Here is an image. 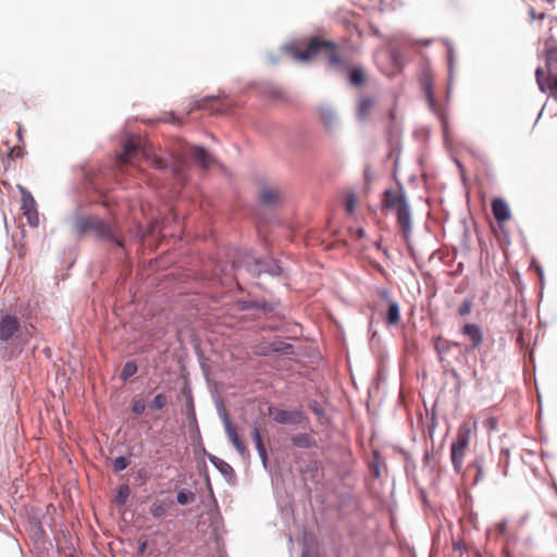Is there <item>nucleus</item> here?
<instances>
[{
	"instance_id": "1",
	"label": "nucleus",
	"mask_w": 557,
	"mask_h": 557,
	"mask_svg": "<svg viewBox=\"0 0 557 557\" xmlns=\"http://www.w3.org/2000/svg\"><path fill=\"white\" fill-rule=\"evenodd\" d=\"M384 206L388 210H392L396 213L397 223L399 225L400 232L405 237H408L411 233V212L410 207L407 201L405 193L399 190H385L384 191Z\"/></svg>"
},
{
	"instance_id": "2",
	"label": "nucleus",
	"mask_w": 557,
	"mask_h": 557,
	"mask_svg": "<svg viewBox=\"0 0 557 557\" xmlns=\"http://www.w3.org/2000/svg\"><path fill=\"white\" fill-rule=\"evenodd\" d=\"M320 53L329 59L330 64H342L337 46L331 40H324L319 37H313L305 49L298 50L295 53V59L298 61H310Z\"/></svg>"
},
{
	"instance_id": "3",
	"label": "nucleus",
	"mask_w": 557,
	"mask_h": 557,
	"mask_svg": "<svg viewBox=\"0 0 557 557\" xmlns=\"http://www.w3.org/2000/svg\"><path fill=\"white\" fill-rule=\"evenodd\" d=\"M73 227L78 235L94 233L100 238L114 243L117 247H124L123 240L114 234L107 222L98 216L78 218L75 220Z\"/></svg>"
},
{
	"instance_id": "4",
	"label": "nucleus",
	"mask_w": 557,
	"mask_h": 557,
	"mask_svg": "<svg viewBox=\"0 0 557 557\" xmlns=\"http://www.w3.org/2000/svg\"><path fill=\"white\" fill-rule=\"evenodd\" d=\"M471 433H472L471 424L470 423L462 424L458 430L456 440L451 444L450 457H451V462H453L454 469L457 472H460V470L462 468L463 458H465L466 450L470 443Z\"/></svg>"
},
{
	"instance_id": "5",
	"label": "nucleus",
	"mask_w": 557,
	"mask_h": 557,
	"mask_svg": "<svg viewBox=\"0 0 557 557\" xmlns=\"http://www.w3.org/2000/svg\"><path fill=\"white\" fill-rule=\"evenodd\" d=\"M20 191L22 194V206L21 210L23 215L27 220V223L32 227H37L39 224L38 211L36 209V202L33 198L32 194L27 191L24 187L18 186Z\"/></svg>"
},
{
	"instance_id": "6",
	"label": "nucleus",
	"mask_w": 557,
	"mask_h": 557,
	"mask_svg": "<svg viewBox=\"0 0 557 557\" xmlns=\"http://www.w3.org/2000/svg\"><path fill=\"white\" fill-rule=\"evenodd\" d=\"M461 334L470 341L472 350L478 349L484 341L483 331L476 323H466L461 329Z\"/></svg>"
},
{
	"instance_id": "7",
	"label": "nucleus",
	"mask_w": 557,
	"mask_h": 557,
	"mask_svg": "<svg viewBox=\"0 0 557 557\" xmlns=\"http://www.w3.org/2000/svg\"><path fill=\"white\" fill-rule=\"evenodd\" d=\"M545 78L557 76V44H546L545 52Z\"/></svg>"
},
{
	"instance_id": "8",
	"label": "nucleus",
	"mask_w": 557,
	"mask_h": 557,
	"mask_svg": "<svg viewBox=\"0 0 557 557\" xmlns=\"http://www.w3.org/2000/svg\"><path fill=\"white\" fill-rule=\"evenodd\" d=\"M537 86L542 92L549 91L550 96L557 100V76L545 78L544 69L537 67L535 71Z\"/></svg>"
},
{
	"instance_id": "9",
	"label": "nucleus",
	"mask_w": 557,
	"mask_h": 557,
	"mask_svg": "<svg viewBox=\"0 0 557 557\" xmlns=\"http://www.w3.org/2000/svg\"><path fill=\"white\" fill-rule=\"evenodd\" d=\"M20 329V321L16 317L4 315L0 320V339L8 342Z\"/></svg>"
},
{
	"instance_id": "10",
	"label": "nucleus",
	"mask_w": 557,
	"mask_h": 557,
	"mask_svg": "<svg viewBox=\"0 0 557 557\" xmlns=\"http://www.w3.org/2000/svg\"><path fill=\"white\" fill-rule=\"evenodd\" d=\"M492 212L495 220L497 221L499 228L503 230L504 223L510 220L511 218V213L507 202L502 198L493 199Z\"/></svg>"
},
{
	"instance_id": "11",
	"label": "nucleus",
	"mask_w": 557,
	"mask_h": 557,
	"mask_svg": "<svg viewBox=\"0 0 557 557\" xmlns=\"http://www.w3.org/2000/svg\"><path fill=\"white\" fill-rule=\"evenodd\" d=\"M139 143L134 139H127L123 145V151L117 158V164L124 166L138 153Z\"/></svg>"
},
{
	"instance_id": "12",
	"label": "nucleus",
	"mask_w": 557,
	"mask_h": 557,
	"mask_svg": "<svg viewBox=\"0 0 557 557\" xmlns=\"http://www.w3.org/2000/svg\"><path fill=\"white\" fill-rule=\"evenodd\" d=\"M225 431L228 436V440L232 442L236 450L242 455L245 456L248 454V449L244 442L240 440L239 435L237 434L236 429L233 426L231 421L227 419L225 420Z\"/></svg>"
},
{
	"instance_id": "13",
	"label": "nucleus",
	"mask_w": 557,
	"mask_h": 557,
	"mask_svg": "<svg viewBox=\"0 0 557 557\" xmlns=\"http://www.w3.org/2000/svg\"><path fill=\"white\" fill-rule=\"evenodd\" d=\"M273 419L277 423L288 424V423H298L301 418V413L299 411H288L276 409L273 413Z\"/></svg>"
},
{
	"instance_id": "14",
	"label": "nucleus",
	"mask_w": 557,
	"mask_h": 557,
	"mask_svg": "<svg viewBox=\"0 0 557 557\" xmlns=\"http://www.w3.org/2000/svg\"><path fill=\"white\" fill-rule=\"evenodd\" d=\"M191 158L203 169L209 168L213 163V158L202 147H194L191 150Z\"/></svg>"
},
{
	"instance_id": "15",
	"label": "nucleus",
	"mask_w": 557,
	"mask_h": 557,
	"mask_svg": "<svg viewBox=\"0 0 557 557\" xmlns=\"http://www.w3.org/2000/svg\"><path fill=\"white\" fill-rule=\"evenodd\" d=\"M374 107V100L370 97H363L360 99L358 108H357V115L359 120L364 121L369 117V114L371 110Z\"/></svg>"
},
{
	"instance_id": "16",
	"label": "nucleus",
	"mask_w": 557,
	"mask_h": 557,
	"mask_svg": "<svg viewBox=\"0 0 557 557\" xmlns=\"http://www.w3.org/2000/svg\"><path fill=\"white\" fill-rule=\"evenodd\" d=\"M260 201L267 206H273L280 200V193L275 188H264L260 193Z\"/></svg>"
},
{
	"instance_id": "17",
	"label": "nucleus",
	"mask_w": 557,
	"mask_h": 557,
	"mask_svg": "<svg viewBox=\"0 0 557 557\" xmlns=\"http://www.w3.org/2000/svg\"><path fill=\"white\" fill-rule=\"evenodd\" d=\"M386 323L389 325H396L400 321L399 306L395 301L388 302V309L385 317Z\"/></svg>"
},
{
	"instance_id": "18",
	"label": "nucleus",
	"mask_w": 557,
	"mask_h": 557,
	"mask_svg": "<svg viewBox=\"0 0 557 557\" xmlns=\"http://www.w3.org/2000/svg\"><path fill=\"white\" fill-rule=\"evenodd\" d=\"M251 436L255 442L258 454H259L263 465H265V462L268 460V454H267L265 446L262 443L260 431L257 426L253 428Z\"/></svg>"
},
{
	"instance_id": "19",
	"label": "nucleus",
	"mask_w": 557,
	"mask_h": 557,
	"mask_svg": "<svg viewBox=\"0 0 557 557\" xmlns=\"http://www.w3.org/2000/svg\"><path fill=\"white\" fill-rule=\"evenodd\" d=\"M292 349H293V346L290 344L272 343V344H270L269 347L261 348L260 350H258V354L269 355L271 351L289 354V352H292Z\"/></svg>"
},
{
	"instance_id": "20",
	"label": "nucleus",
	"mask_w": 557,
	"mask_h": 557,
	"mask_svg": "<svg viewBox=\"0 0 557 557\" xmlns=\"http://www.w3.org/2000/svg\"><path fill=\"white\" fill-rule=\"evenodd\" d=\"M349 82L354 86H360L364 82V72L361 67H355L349 73Z\"/></svg>"
},
{
	"instance_id": "21",
	"label": "nucleus",
	"mask_w": 557,
	"mask_h": 557,
	"mask_svg": "<svg viewBox=\"0 0 557 557\" xmlns=\"http://www.w3.org/2000/svg\"><path fill=\"white\" fill-rule=\"evenodd\" d=\"M168 504L164 502L157 500L150 507V513L154 518H161L166 513Z\"/></svg>"
},
{
	"instance_id": "22",
	"label": "nucleus",
	"mask_w": 557,
	"mask_h": 557,
	"mask_svg": "<svg viewBox=\"0 0 557 557\" xmlns=\"http://www.w3.org/2000/svg\"><path fill=\"white\" fill-rule=\"evenodd\" d=\"M292 442L295 446L301 448H309L312 445V440L307 434H297L292 437Z\"/></svg>"
},
{
	"instance_id": "23",
	"label": "nucleus",
	"mask_w": 557,
	"mask_h": 557,
	"mask_svg": "<svg viewBox=\"0 0 557 557\" xmlns=\"http://www.w3.org/2000/svg\"><path fill=\"white\" fill-rule=\"evenodd\" d=\"M137 372V364L134 361H128L124 364L120 377L123 381L128 380Z\"/></svg>"
},
{
	"instance_id": "24",
	"label": "nucleus",
	"mask_w": 557,
	"mask_h": 557,
	"mask_svg": "<svg viewBox=\"0 0 557 557\" xmlns=\"http://www.w3.org/2000/svg\"><path fill=\"white\" fill-rule=\"evenodd\" d=\"M168 405V397L164 394H158L152 399L150 408L153 410H161Z\"/></svg>"
},
{
	"instance_id": "25",
	"label": "nucleus",
	"mask_w": 557,
	"mask_h": 557,
	"mask_svg": "<svg viewBox=\"0 0 557 557\" xmlns=\"http://www.w3.org/2000/svg\"><path fill=\"white\" fill-rule=\"evenodd\" d=\"M128 463L129 462H128L127 458L120 456V457H116L112 461V467H113L114 472H121L127 468Z\"/></svg>"
},
{
	"instance_id": "26",
	"label": "nucleus",
	"mask_w": 557,
	"mask_h": 557,
	"mask_svg": "<svg viewBox=\"0 0 557 557\" xmlns=\"http://www.w3.org/2000/svg\"><path fill=\"white\" fill-rule=\"evenodd\" d=\"M473 307V302L471 299H465L461 305L458 307V314L460 317H466L471 313Z\"/></svg>"
},
{
	"instance_id": "27",
	"label": "nucleus",
	"mask_w": 557,
	"mask_h": 557,
	"mask_svg": "<svg viewBox=\"0 0 557 557\" xmlns=\"http://www.w3.org/2000/svg\"><path fill=\"white\" fill-rule=\"evenodd\" d=\"M357 199L354 194L347 195L345 199V208L349 214H352L356 209Z\"/></svg>"
},
{
	"instance_id": "28",
	"label": "nucleus",
	"mask_w": 557,
	"mask_h": 557,
	"mask_svg": "<svg viewBox=\"0 0 557 557\" xmlns=\"http://www.w3.org/2000/svg\"><path fill=\"white\" fill-rule=\"evenodd\" d=\"M193 498L194 495L191 493H186L184 491L178 492L176 496L177 503L181 505L188 504L190 500H193Z\"/></svg>"
},
{
	"instance_id": "29",
	"label": "nucleus",
	"mask_w": 557,
	"mask_h": 557,
	"mask_svg": "<svg viewBox=\"0 0 557 557\" xmlns=\"http://www.w3.org/2000/svg\"><path fill=\"white\" fill-rule=\"evenodd\" d=\"M450 346V343L442 341L441 337L436 339L435 348L438 351V354L447 352Z\"/></svg>"
},
{
	"instance_id": "30",
	"label": "nucleus",
	"mask_w": 557,
	"mask_h": 557,
	"mask_svg": "<svg viewBox=\"0 0 557 557\" xmlns=\"http://www.w3.org/2000/svg\"><path fill=\"white\" fill-rule=\"evenodd\" d=\"M128 496V486L123 485L120 487L117 495H116V502L119 504H124L126 502V498Z\"/></svg>"
},
{
	"instance_id": "31",
	"label": "nucleus",
	"mask_w": 557,
	"mask_h": 557,
	"mask_svg": "<svg viewBox=\"0 0 557 557\" xmlns=\"http://www.w3.org/2000/svg\"><path fill=\"white\" fill-rule=\"evenodd\" d=\"M146 410V405L144 403V400L139 399V400H136L134 401L133 404V407H132V411L136 414H143Z\"/></svg>"
},
{
	"instance_id": "32",
	"label": "nucleus",
	"mask_w": 557,
	"mask_h": 557,
	"mask_svg": "<svg viewBox=\"0 0 557 557\" xmlns=\"http://www.w3.org/2000/svg\"><path fill=\"white\" fill-rule=\"evenodd\" d=\"M147 541H143L140 542L139 546H138V554L143 555L147 548Z\"/></svg>"
},
{
	"instance_id": "33",
	"label": "nucleus",
	"mask_w": 557,
	"mask_h": 557,
	"mask_svg": "<svg viewBox=\"0 0 557 557\" xmlns=\"http://www.w3.org/2000/svg\"><path fill=\"white\" fill-rule=\"evenodd\" d=\"M482 475H483L482 467H481V466H476V476H475V481H478L480 478H482Z\"/></svg>"
},
{
	"instance_id": "34",
	"label": "nucleus",
	"mask_w": 557,
	"mask_h": 557,
	"mask_svg": "<svg viewBox=\"0 0 557 557\" xmlns=\"http://www.w3.org/2000/svg\"><path fill=\"white\" fill-rule=\"evenodd\" d=\"M423 84H424V88H425L426 92H428L429 95H431V86H430L429 82L424 81V83H423Z\"/></svg>"
},
{
	"instance_id": "35",
	"label": "nucleus",
	"mask_w": 557,
	"mask_h": 557,
	"mask_svg": "<svg viewBox=\"0 0 557 557\" xmlns=\"http://www.w3.org/2000/svg\"><path fill=\"white\" fill-rule=\"evenodd\" d=\"M215 98H210V99H203L201 102V104L198 106V108H206V102L208 101H211V100H214Z\"/></svg>"
},
{
	"instance_id": "36",
	"label": "nucleus",
	"mask_w": 557,
	"mask_h": 557,
	"mask_svg": "<svg viewBox=\"0 0 557 557\" xmlns=\"http://www.w3.org/2000/svg\"><path fill=\"white\" fill-rule=\"evenodd\" d=\"M216 461H220V459H219V458H216V457H212V458H211V462H213L214 465H216Z\"/></svg>"
},
{
	"instance_id": "37",
	"label": "nucleus",
	"mask_w": 557,
	"mask_h": 557,
	"mask_svg": "<svg viewBox=\"0 0 557 557\" xmlns=\"http://www.w3.org/2000/svg\"><path fill=\"white\" fill-rule=\"evenodd\" d=\"M530 14H531V18L534 20L535 18V12H534L533 9L531 10Z\"/></svg>"
},
{
	"instance_id": "38",
	"label": "nucleus",
	"mask_w": 557,
	"mask_h": 557,
	"mask_svg": "<svg viewBox=\"0 0 557 557\" xmlns=\"http://www.w3.org/2000/svg\"><path fill=\"white\" fill-rule=\"evenodd\" d=\"M374 474H375L376 476H379V475H380V473H379V469H375Z\"/></svg>"
},
{
	"instance_id": "39",
	"label": "nucleus",
	"mask_w": 557,
	"mask_h": 557,
	"mask_svg": "<svg viewBox=\"0 0 557 557\" xmlns=\"http://www.w3.org/2000/svg\"><path fill=\"white\" fill-rule=\"evenodd\" d=\"M221 463H222L224 467L230 468L228 463H225V462H223V461H221Z\"/></svg>"
},
{
	"instance_id": "40",
	"label": "nucleus",
	"mask_w": 557,
	"mask_h": 557,
	"mask_svg": "<svg viewBox=\"0 0 557 557\" xmlns=\"http://www.w3.org/2000/svg\"><path fill=\"white\" fill-rule=\"evenodd\" d=\"M69 557H74V556H69Z\"/></svg>"
}]
</instances>
